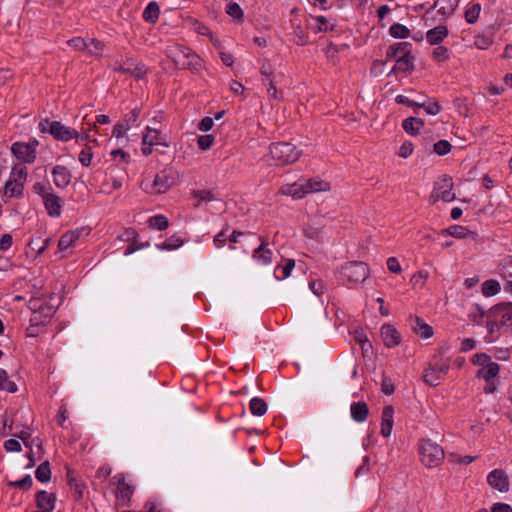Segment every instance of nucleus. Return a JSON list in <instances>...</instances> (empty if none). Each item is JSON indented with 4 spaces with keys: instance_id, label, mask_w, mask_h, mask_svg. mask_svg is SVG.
Segmentation results:
<instances>
[{
    "instance_id": "nucleus-60",
    "label": "nucleus",
    "mask_w": 512,
    "mask_h": 512,
    "mask_svg": "<svg viewBox=\"0 0 512 512\" xmlns=\"http://www.w3.org/2000/svg\"><path fill=\"white\" fill-rule=\"evenodd\" d=\"M260 73L263 76V84H266V81L272 80L273 68L269 62H264L260 68Z\"/></svg>"
},
{
    "instance_id": "nucleus-20",
    "label": "nucleus",
    "mask_w": 512,
    "mask_h": 512,
    "mask_svg": "<svg viewBox=\"0 0 512 512\" xmlns=\"http://www.w3.org/2000/svg\"><path fill=\"white\" fill-rule=\"evenodd\" d=\"M280 192L283 195L291 196L293 199H301L308 194L303 182L283 185Z\"/></svg>"
},
{
    "instance_id": "nucleus-15",
    "label": "nucleus",
    "mask_w": 512,
    "mask_h": 512,
    "mask_svg": "<svg viewBox=\"0 0 512 512\" xmlns=\"http://www.w3.org/2000/svg\"><path fill=\"white\" fill-rule=\"evenodd\" d=\"M381 336L383 338L384 344L388 348H393L400 344L401 342V335L397 331V329L390 325V324H384L381 327Z\"/></svg>"
},
{
    "instance_id": "nucleus-1",
    "label": "nucleus",
    "mask_w": 512,
    "mask_h": 512,
    "mask_svg": "<svg viewBox=\"0 0 512 512\" xmlns=\"http://www.w3.org/2000/svg\"><path fill=\"white\" fill-rule=\"evenodd\" d=\"M269 153L276 165L292 164L301 156V151L288 142L272 143Z\"/></svg>"
},
{
    "instance_id": "nucleus-61",
    "label": "nucleus",
    "mask_w": 512,
    "mask_h": 512,
    "mask_svg": "<svg viewBox=\"0 0 512 512\" xmlns=\"http://www.w3.org/2000/svg\"><path fill=\"white\" fill-rule=\"evenodd\" d=\"M39 241H40V238H38L36 240L32 239L29 242V246L33 250H36L38 255L42 254L44 252V250L47 248L48 244H49V240L48 239L43 240L42 241V245H39Z\"/></svg>"
},
{
    "instance_id": "nucleus-44",
    "label": "nucleus",
    "mask_w": 512,
    "mask_h": 512,
    "mask_svg": "<svg viewBox=\"0 0 512 512\" xmlns=\"http://www.w3.org/2000/svg\"><path fill=\"white\" fill-rule=\"evenodd\" d=\"M105 47V44L104 42L98 40V39H90L88 41V48H87V53L89 55H93V56H101V52L103 51Z\"/></svg>"
},
{
    "instance_id": "nucleus-54",
    "label": "nucleus",
    "mask_w": 512,
    "mask_h": 512,
    "mask_svg": "<svg viewBox=\"0 0 512 512\" xmlns=\"http://www.w3.org/2000/svg\"><path fill=\"white\" fill-rule=\"evenodd\" d=\"M492 44V39L484 35H477L474 40V45L481 50H486Z\"/></svg>"
},
{
    "instance_id": "nucleus-57",
    "label": "nucleus",
    "mask_w": 512,
    "mask_h": 512,
    "mask_svg": "<svg viewBox=\"0 0 512 512\" xmlns=\"http://www.w3.org/2000/svg\"><path fill=\"white\" fill-rule=\"evenodd\" d=\"M213 142L214 136L211 134L202 135L198 138L197 141L199 148L202 150L209 149L213 145Z\"/></svg>"
},
{
    "instance_id": "nucleus-27",
    "label": "nucleus",
    "mask_w": 512,
    "mask_h": 512,
    "mask_svg": "<svg viewBox=\"0 0 512 512\" xmlns=\"http://www.w3.org/2000/svg\"><path fill=\"white\" fill-rule=\"evenodd\" d=\"M81 235V230H72L64 233L58 242V248L60 251H65L79 239Z\"/></svg>"
},
{
    "instance_id": "nucleus-34",
    "label": "nucleus",
    "mask_w": 512,
    "mask_h": 512,
    "mask_svg": "<svg viewBox=\"0 0 512 512\" xmlns=\"http://www.w3.org/2000/svg\"><path fill=\"white\" fill-rule=\"evenodd\" d=\"M249 409L255 416H263L267 412V404L262 398L254 397L249 402Z\"/></svg>"
},
{
    "instance_id": "nucleus-30",
    "label": "nucleus",
    "mask_w": 512,
    "mask_h": 512,
    "mask_svg": "<svg viewBox=\"0 0 512 512\" xmlns=\"http://www.w3.org/2000/svg\"><path fill=\"white\" fill-rule=\"evenodd\" d=\"M460 0H436L435 7H438V12L444 16H450L454 13L459 5Z\"/></svg>"
},
{
    "instance_id": "nucleus-49",
    "label": "nucleus",
    "mask_w": 512,
    "mask_h": 512,
    "mask_svg": "<svg viewBox=\"0 0 512 512\" xmlns=\"http://www.w3.org/2000/svg\"><path fill=\"white\" fill-rule=\"evenodd\" d=\"M442 376L438 375L436 372L431 371L430 369H426L423 375V380L430 386H437L440 384Z\"/></svg>"
},
{
    "instance_id": "nucleus-39",
    "label": "nucleus",
    "mask_w": 512,
    "mask_h": 512,
    "mask_svg": "<svg viewBox=\"0 0 512 512\" xmlns=\"http://www.w3.org/2000/svg\"><path fill=\"white\" fill-rule=\"evenodd\" d=\"M0 390L15 393L17 391V385L15 382L9 379L7 372L0 368Z\"/></svg>"
},
{
    "instance_id": "nucleus-52",
    "label": "nucleus",
    "mask_w": 512,
    "mask_h": 512,
    "mask_svg": "<svg viewBox=\"0 0 512 512\" xmlns=\"http://www.w3.org/2000/svg\"><path fill=\"white\" fill-rule=\"evenodd\" d=\"M92 159L93 152L90 147H85L79 154V161L85 167H88L91 164Z\"/></svg>"
},
{
    "instance_id": "nucleus-24",
    "label": "nucleus",
    "mask_w": 512,
    "mask_h": 512,
    "mask_svg": "<svg viewBox=\"0 0 512 512\" xmlns=\"http://www.w3.org/2000/svg\"><path fill=\"white\" fill-rule=\"evenodd\" d=\"M186 52H191V50L182 46L171 47L167 50V56L172 59L177 67L182 68V66H185L188 56Z\"/></svg>"
},
{
    "instance_id": "nucleus-35",
    "label": "nucleus",
    "mask_w": 512,
    "mask_h": 512,
    "mask_svg": "<svg viewBox=\"0 0 512 512\" xmlns=\"http://www.w3.org/2000/svg\"><path fill=\"white\" fill-rule=\"evenodd\" d=\"M35 477L41 483H47L51 480V468L49 461H44L37 467Z\"/></svg>"
},
{
    "instance_id": "nucleus-37",
    "label": "nucleus",
    "mask_w": 512,
    "mask_h": 512,
    "mask_svg": "<svg viewBox=\"0 0 512 512\" xmlns=\"http://www.w3.org/2000/svg\"><path fill=\"white\" fill-rule=\"evenodd\" d=\"M159 17V6L156 1L150 2L143 12V19L149 23H155Z\"/></svg>"
},
{
    "instance_id": "nucleus-10",
    "label": "nucleus",
    "mask_w": 512,
    "mask_h": 512,
    "mask_svg": "<svg viewBox=\"0 0 512 512\" xmlns=\"http://www.w3.org/2000/svg\"><path fill=\"white\" fill-rule=\"evenodd\" d=\"M260 245L253 251L252 258L259 265L268 266L273 262V252L268 248V239L260 237Z\"/></svg>"
},
{
    "instance_id": "nucleus-16",
    "label": "nucleus",
    "mask_w": 512,
    "mask_h": 512,
    "mask_svg": "<svg viewBox=\"0 0 512 512\" xmlns=\"http://www.w3.org/2000/svg\"><path fill=\"white\" fill-rule=\"evenodd\" d=\"M409 325L411 329L420 337L427 339L433 335V329L418 316H410Z\"/></svg>"
},
{
    "instance_id": "nucleus-29",
    "label": "nucleus",
    "mask_w": 512,
    "mask_h": 512,
    "mask_svg": "<svg viewBox=\"0 0 512 512\" xmlns=\"http://www.w3.org/2000/svg\"><path fill=\"white\" fill-rule=\"evenodd\" d=\"M499 371L500 366L496 362H490L478 370L477 377L489 382L499 374Z\"/></svg>"
},
{
    "instance_id": "nucleus-18",
    "label": "nucleus",
    "mask_w": 512,
    "mask_h": 512,
    "mask_svg": "<svg viewBox=\"0 0 512 512\" xmlns=\"http://www.w3.org/2000/svg\"><path fill=\"white\" fill-rule=\"evenodd\" d=\"M53 182L58 188H65L70 184L71 173L65 166L57 165L52 170Z\"/></svg>"
},
{
    "instance_id": "nucleus-48",
    "label": "nucleus",
    "mask_w": 512,
    "mask_h": 512,
    "mask_svg": "<svg viewBox=\"0 0 512 512\" xmlns=\"http://www.w3.org/2000/svg\"><path fill=\"white\" fill-rule=\"evenodd\" d=\"M433 59L437 62L447 61L450 57L448 48L445 46H437L432 52Z\"/></svg>"
},
{
    "instance_id": "nucleus-22",
    "label": "nucleus",
    "mask_w": 512,
    "mask_h": 512,
    "mask_svg": "<svg viewBox=\"0 0 512 512\" xmlns=\"http://www.w3.org/2000/svg\"><path fill=\"white\" fill-rule=\"evenodd\" d=\"M350 414L355 422H364L369 415L368 405L364 401L353 402L350 407Z\"/></svg>"
},
{
    "instance_id": "nucleus-53",
    "label": "nucleus",
    "mask_w": 512,
    "mask_h": 512,
    "mask_svg": "<svg viewBox=\"0 0 512 512\" xmlns=\"http://www.w3.org/2000/svg\"><path fill=\"white\" fill-rule=\"evenodd\" d=\"M421 107L428 115H438L442 111V107L437 102H422Z\"/></svg>"
},
{
    "instance_id": "nucleus-40",
    "label": "nucleus",
    "mask_w": 512,
    "mask_h": 512,
    "mask_svg": "<svg viewBox=\"0 0 512 512\" xmlns=\"http://www.w3.org/2000/svg\"><path fill=\"white\" fill-rule=\"evenodd\" d=\"M389 33L393 38L405 39L410 36V30L400 23L392 24L389 28Z\"/></svg>"
},
{
    "instance_id": "nucleus-9",
    "label": "nucleus",
    "mask_w": 512,
    "mask_h": 512,
    "mask_svg": "<svg viewBox=\"0 0 512 512\" xmlns=\"http://www.w3.org/2000/svg\"><path fill=\"white\" fill-rule=\"evenodd\" d=\"M487 483L495 490L506 493L510 489L509 475L503 469H494L487 475Z\"/></svg>"
},
{
    "instance_id": "nucleus-23",
    "label": "nucleus",
    "mask_w": 512,
    "mask_h": 512,
    "mask_svg": "<svg viewBox=\"0 0 512 512\" xmlns=\"http://www.w3.org/2000/svg\"><path fill=\"white\" fill-rule=\"evenodd\" d=\"M449 32L446 26L438 25L426 33V39L430 45H439L447 36Z\"/></svg>"
},
{
    "instance_id": "nucleus-26",
    "label": "nucleus",
    "mask_w": 512,
    "mask_h": 512,
    "mask_svg": "<svg viewBox=\"0 0 512 512\" xmlns=\"http://www.w3.org/2000/svg\"><path fill=\"white\" fill-rule=\"evenodd\" d=\"M159 142V133L157 130H152L148 128V132L143 136L142 143V153L144 155H149L152 152V146L158 145Z\"/></svg>"
},
{
    "instance_id": "nucleus-8",
    "label": "nucleus",
    "mask_w": 512,
    "mask_h": 512,
    "mask_svg": "<svg viewBox=\"0 0 512 512\" xmlns=\"http://www.w3.org/2000/svg\"><path fill=\"white\" fill-rule=\"evenodd\" d=\"M111 483L116 486V496L121 505H127L134 492V487L126 481L123 473L113 476Z\"/></svg>"
},
{
    "instance_id": "nucleus-47",
    "label": "nucleus",
    "mask_w": 512,
    "mask_h": 512,
    "mask_svg": "<svg viewBox=\"0 0 512 512\" xmlns=\"http://www.w3.org/2000/svg\"><path fill=\"white\" fill-rule=\"evenodd\" d=\"M8 485L10 487H17V488H20V489H23V490H28V489H30L32 487L33 480H32L30 475H26V476H24L20 480L9 481Z\"/></svg>"
},
{
    "instance_id": "nucleus-43",
    "label": "nucleus",
    "mask_w": 512,
    "mask_h": 512,
    "mask_svg": "<svg viewBox=\"0 0 512 512\" xmlns=\"http://www.w3.org/2000/svg\"><path fill=\"white\" fill-rule=\"evenodd\" d=\"M480 12H481V5L479 3H474L471 7H469L465 11V20L469 24L476 23L479 18Z\"/></svg>"
},
{
    "instance_id": "nucleus-55",
    "label": "nucleus",
    "mask_w": 512,
    "mask_h": 512,
    "mask_svg": "<svg viewBox=\"0 0 512 512\" xmlns=\"http://www.w3.org/2000/svg\"><path fill=\"white\" fill-rule=\"evenodd\" d=\"M68 44L76 50L86 51L88 48V41L82 37H75L68 41Z\"/></svg>"
},
{
    "instance_id": "nucleus-2",
    "label": "nucleus",
    "mask_w": 512,
    "mask_h": 512,
    "mask_svg": "<svg viewBox=\"0 0 512 512\" xmlns=\"http://www.w3.org/2000/svg\"><path fill=\"white\" fill-rule=\"evenodd\" d=\"M29 308L32 311L30 323L33 325L47 323L56 312V307L42 298H32L29 301Z\"/></svg>"
},
{
    "instance_id": "nucleus-62",
    "label": "nucleus",
    "mask_w": 512,
    "mask_h": 512,
    "mask_svg": "<svg viewBox=\"0 0 512 512\" xmlns=\"http://www.w3.org/2000/svg\"><path fill=\"white\" fill-rule=\"evenodd\" d=\"M4 449L7 452H20L22 447L18 440L8 439L4 442Z\"/></svg>"
},
{
    "instance_id": "nucleus-45",
    "label": "nucleus",
    "mask_w": 512,
    "mask_h": 512,
    "mask_svg": "<svg viewBox=\"0 0 512 512\" xmlns=\"http://www.w3.org/2000/svg\"><path fill=\"white\" fill-rule=\"evenodd\" d=\"M226 13L238 20L243 19L244 13L240 5L236 2H229L225 8Z\"/></svg>"
},
{
    "instance_id": "nucleus-51",
    "label": "nucleus",
    "mask_w": 512,
    "mask_h": 512,
    "mask_svg": "<svg viewBox=\"0 0 512 512\" xmlns=\"http://www.w3.org/2000/svg\"><path fill=\"white\" fill-rule=\"evenodd\" d=\"M193 197L197 200L195 206H199L201 202H210L214 200V196L210 191L202 190V191H194Z\"/></svg>"
},
{
    "instance_id": "nucleus-63",
    "label": "nucleus",
    "mask_w": 512,
    "mask_h": 512,
    "mask_svg": "<svg viewBox=\"0 0 512 512\" xmlns=\"http://www.w3.org/2000/svg\"><path fill=\"white\" fill-rule=\"evenodd\" d=\"M428 369H430L433 372H436L438 375L441 376V375H445L448 372L449 364L447 361L442 364L434 363V364H430Z\"/></svg>"
},
{
    "instance_id": "nucleus-12",
    "label": "nucleus",
    "mask_w": 512,
    "mask_h": 512,
    "mask_svg": "<svg viewBox=\"0 0 512 512\" xmlns=\"http://www.w3.org/2000/svg\"><path fill=\"white\" fill-rule=\"evenodd\" d=\"M11 151L16 158L26 163H32L36 159L35 149L30 143L15 142L11 146Z\"/></svg>"
},
{
    "instance_id": "nucleus-32",
    "label": "nucleus",
    "mask_w": 512,
    "mask_h": 512,
    "mask_svg": "<svg viewBox=\"0 0 512 512\" xmlns=\"http://www.w3.org/2000/svg\"><path fill=\"white\" fill-rule=\"evenodd\" d=\"M162 173V187H165V190L176 185L180 180L178 171L173 168L164 169Z\"/></svg>"
},
{
    "instance_id": "nucleus-46",
    "label": "nucleus",
    "mask_w": 512,
    "mask_h": 512,
    "mask_svg": "<svg viewBox=\"0 0 512 512\" xmlns=\"http://www.w3.org/2000/svg\"><path fill=\"white\" fill-rule=\"evenodd\" d=\"M15 437L21 439L24 443V445L29 448L30 450L32 449V444L35 443L39 449L42 448L41 446V442L39 439H33L32 441H30V438H31V434L28 433L27 431H24L22 430L21 432L17 433V434H13Z\"/></svg>"
},
{
    "instance_id": "nucleus-6",
    "label": "nucleus",
    "mask_w": 512,
    "mask_h": 512,
    "mask_svg": "<svg viewBox=\"0 0 512 512\" xmlns=\"http://www.w3.org/2000/svg\"><path fill=\"white\" fill-rule=\"evenodd\" d=\"M341 274L348 282L360 284L367 279L369 268L362 262H349L342 266Z\"/></svg>"
},
{
    "instance_id": "nucleus-21",
    "label": "nucleus",
    "mask_w": 512,
    "mask_h": 512,
    "mask_svg": "<svg viewBox=\"0 0 512 512\" xmlns=\"http://www.w3.org/2000/svg\"><path fill=\"white\" fill-rule=\"evenodd\" d=\"M43 202L50 216L59 217L61 215L62 203L61 199L57 195L54 193L46 195L45 199H43Z\"/></svg>"
},
{
    "instance_id": "nucleus-58",
    "label": "nucleus",
    "mask_w": 512,
    "mask_h": 512,
    "mask_svg": "<svg viewBox=\"0 0 512 512\" xmlns=\"http://www.w3.org/2000/svg\"><path fill=\"white\" fill-rule=\"evenodd\" d=\"M354 338L356 342H358L361 345L363 351H367L368 348H371V344L369 343L363 331L356 330Z\"/></svg>"
},
{
    "instance_id": "nucleus-4",
    "label": "nucleus",
    "mask_w": 512,
    "mask_h": 512,
    "mask_svg": "<svg viewBox=\"0 0 512 512\" xmlns=\"http://www.w3.org/2000/svg\"><path fill=\"white\" fill-rule=\"evenodd\" d=\"M27 174L26 167L22 165L14 166L10 179L5 183L4 195L10 198L20 196L23 193Z\"/></svg>"
},
{
    "instance_id": "nucleus-5",
    "label": "nucleus",
    "mask_w": 512,
    "mask_h": 512,
    "mask_svg": "<svg viewBox=\"0 0 512 512\" xmlns=\"http://www.w3.org/2000/svg\"><path fill=\"white\" fill-rule=\"evenodd\" d=\"M455 199L453 192V182L451 178H442L434 185L433 191L429 196V203L435 204L437 201L451 202Z\"/></svg>"
},
{
    "instance_id": "nucleus-19",
    "label": "nucleus",
    "mask_w": 512,
    "mask_h": 512,
    "mask_svg": "<svg viewBox=\"0 0 512 512\" xmlns=\"http://www.w3.org/2000/svg\"><path fill=\"white\" fill-rule=\"evenodd\" d=\"M498 272L507 282L506 290L512 293V257H505L498 265Z\"/></svg>"
},
{
    "instance_id": "nucleus-14",
    "label": "nucleus",
    "mask_w": 512,
    "mask_h": 512,
    "mask_svg": "<svg viewBox=\"0 0 512 512\" xmlns=\"http://www.w3.org/2000/svg\"><path fill=\"white\" fill-rule=\"evenodd\" d=\"M492 313L495 318L500 320L502 325L512 326V302L496 305L493 308Z\"/></svg>"
},
{
    "instance_id": "nucleus-33",
    "label": "nucleus",
    "mask_w": 512,
    "mask_h": 512,
    "mask_svg": "<svg viewBox=\"0 0 512 512\" xmlns=\"http://www.w3.org/2000/svg\"><path fill=\"white\" fill-rule=\"evenodd\" d=\"M441 233L453 236L455 238H460V239L465 238L468 235H471V236L474 235V233L472 231H470L467 228L460 226V225H453V226H450L449 228L442 229Z\"/></svg>"
},
{
    "instance_id": "nucleus-41",
    "label": "nucleus",
    "mask_w": 512,
    "mask_h": 512,
    "mask_svg": "<svg viewBox=\"0 0 512 512\" xmlns=\"http://www.w3.org/2000/svg\"><path fill=\"white\" fill-rule=\"evenodd\" d=\"M186 53L188 56L185 61V66H182V69H189L194 72L198 71L201 68V58L192 51Z\"/></svg>"
},
{
    "instance_id": "nucleus-50",
    "label": "nucleus",
    "mask_w": 512,
    "mask_h": 512,
    "mask_svg": "<svg viewBox=\"0 0 512 512\" xmlns=\"http://www.w3.org/2000/svg\"><path fill=\"white\" fill-rule=\"evenodd\" d=\"M451 144L447 140H439L434 144V152L439 156H444L451 151Z\"/></svg>"
},
{
    "instance_id": "nucleus-25",
    "label": "nucleus",
    "mask_w": 512,
    "mask_h": 512,
    "mask_svg": "<svg viewBox=\"0 0 512 512\" xmlns=\"http://www.w3.org/2000/svg\"><path fill=\"white\" fill-rule=\"evenodd\" d=\"M114 69L118 72L129 73L136 78H141L145 74L144 67L134 63L132 60L117 64Z\"/></svg>"
},
{
    "instance_id": "nucleus-7",
    "label": "nucleus",
    "mask_w": 512,
    "mask_h": 512,
    "mask_svg": "<svg viewBox=\"0 0 512 512\" xmlns=\"http://www.w3.org/2000/svg\"><path fill=\"white\" fill-rule=\"evenodd\" d=\"M405 50L404 55H399L398 58H390L391 60H395L396 64L394 65L392 72L401 71V72H409L414 69V56L412 55V44L409 42H400L399 48Z\"/></svg>"
},
{
    "instance_id": "nucleus-31",
    "label": "nucleus",
    "mask_w": 512,
    "mask_h": 512,
    "mask_svg": "<svg viewBox=\"0 0 512 512\" xmlns=\"http://www.w3.org/2000/svg\"><path fill=\"white\" fill-rule=\"evenodd\" d=\"M295 267V260L286 259L283 265L279 264L274 270L275 278L278 280L286 279L290 276L291 271Z\"/></svg>"
},
{
    "instance_id": "nucleus-17",
    "label": "nucleus",
    "mask_w": 512,
    "mask_h": 512,
    "mask_svg": "<svg viewBox=\"0 0 512 512\" xmlns=\"http://www.w3.org/2000/svg\"><path fill=\"white\" fill-rule=\"evenodd\" d=\"M393 415L394 408L393 406H385L382 411L381 417V435L385 438L389 437L393 428Z\"/></svg>"
},
{
    "instance_id": "nucleus-36",
    "label": "nucleus",
    "mask_w": 512,
    "mask_h": 512,
    "mask_svg": "<svg viewBox=\"0 0 512 512\" xmlns=\"http://www.w3.org/2000/svg\"><path fill=\"white\" fill-rule=\"evenodd\" d=\"M303 183L308 194L329 189V183L320 179H309Z\"/></svg>"
},
{
    "instance_id": "nucleus-42",
    "label": "nucleus",
    "mask_w": 512,
    "mask_h": 512,
    "mask_svg": "<svg viewBox=\"0 0 512 512\" xmlns=\"http://www.w3.org/2000/svg\"><path fill=\"white\" fill-rule=\"evenodd\" d=\"M183 243L184 240L179 235L175 234L170 238L166 239L164 242H162V250H175L181 247Z\"/></svg>"
},
{
    "instance_id": "nucleus-3",
    "label": "nucleus",
    "mask_w": 512,
    "mask_h": 512,
    "mask_svg": "<svg viewBox=\"0 0 512 512\" xmlns=\"http://www.w3.org/2000/svg\"><path fill=\"white\" fill-rule=\"evenodd\" d=\"M419 452L422 463L429 468L438 466L445 456L443 448L430 440L421 441Z\"/></svg>"
},
{
    "instance_id": "nucleus-13",
    "label": "nucleus",
    "mask_w": 512,
    "mask_h": 512,
    "mask_svg": "<svg viewBox=\"0 0 512 512\" xmlns=\"http://www.w3.org/2000/svg\"><path fill=\"white\" fill-rule=\"evenodd\" d=\"M56 495L45 490L39 491L35 496L36 506L40 512H51L56 503Z\"/></svg>"
},
{
    "instance_id": "nucleus-11",
    "label": "nucleus",
    "mask_w": 512,
    "mask_h": 512,
    "mask_svg": "<svg viewBox=\"0 0 512 512\" xmlns=\"http://www.w3.org/2000/svg\"><path fill=\"white\" fill-rule=\"evenodd\" d=\"M49 133L59 141H69L78 137V132L75 129L65 126L59 121H53L50 124Z\"/></svg>"
},
{
    "instance_id": "nucleus-38",
    "label": "nucleus",
    "mask_w": 512,
    "mask_h": 512,
    "mask_svg": "<svg viewBox=\"0 0 512 512\" xmlns=\"http://www.w3.org/2000/svg\"><path fill=\"white\" fill-rule=\"evenodd\" d=\"M501 290L500 283L497 280L489 279L482 283V293L486 297L498 294Z\"/></svg>"
},
{
    "instance_id": "nucleus-56",
    "label": "nucleus",
    "mask_w": 512,
    "mask_h": 512,
    "mask_svg": "<svg viewBox=\"0 0 512 512\" xmlns=\"http://www.w3.org/2000/svg\"><path fill=\"white\" fill-rule=\"evenodd\" d=\"M148 246H149L148 241H140V240L134 239V241L127 246V248L125 250V255L132 254L136 250H139V249H142V248H145Z\"/></svg>"
},
{
    "instance_id": "nucleus-59",
    "label": "nucleus",
    "mask_w": 512,
    "mask_h": 512,
    "mask_svg": "<svg viewBox=\"0 0 512 512\" xmlns=\"http://www.w3.org/2000/svg\"><path fill=\"white\" fill-rule=\"evenodd\" d=\"M492 362L489 355L486 353H477L473 356L472 363L477 366L485 367L488 363Z\"/></svg>"
},
{
    "instance_id": "nucleus-64",
    "label": "nucleus",
    "mask_w": 512,
    "mask_h": 512,
    "mask_svg": "<svg viewBox=\"0 0 512 512\" xmlns=\"http://www.w3.org/2000/svg\"><path fill=\"white\" fill-rule=\"evenodd\" d=\"M491 512H512V507L507 503L496 502L491 506Z\"/></svg>"
},
{
    "instance_id": "nucleus-28",
    "label": "nucleus",
    "mask_w": 512,
    "mask_h": 512,
    "mask_svg": "<svg viewBox=\"0 0 512 512\" xmlns=\"http://www.w3.org/2000/svg\"><path fill=\"white\" fill-rule=\"evenodd\" d=\"M424 125V120L418 117H408L402 123V127L405 132L411 135L418 134Z\"/></svg>"
}]
</instances>
